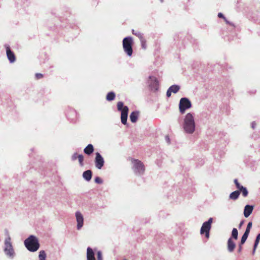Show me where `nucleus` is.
Masks as SVG:
<instances>
[{"label":"nucleus","mask_w":260,"mask_h":260,"mask_svg":"<svg viewBox=\"0 0 260 260\" xmlns=\"http://www.w3.org/2000/svg\"><path fill=\"white\" fill-rule=\"evenodd\" d=\"M213 222L212 218H210L207 221L203 223L201 229V234H205V237L208 239L209 238V232L211 228V224Z\"/></svg>","instance_id":"nucleus-6"},{"label":"nucleus","mask_w":260,"mask_h":260,"mask_svg":"<svg viewBox=\"0 0 260 260\" xmlns=\"http://www.w3.org/2000/svg\"><path fill=\"white\" fill-rule=\"evenodd\" d=\"M97 259L98 260H103L102 253L101 251H99L97 252Z\"/></svg>","instance_id":"nucleus-32"},{"label":"nucleus","mask_w":260,"mask_h":260,"mask_svg":"<svg viewBox=\"0 0 260 260\" xmlns=\"http://www.w3.org/2000/svg\"><path fill=\"white\" fill-rule=\"evenodd\" d=\"M132 33L133 35L138 37L140 40L141 39H142V38H143V35L140 31H139L138 30H135L134 29H133Z\"/></svg>","instance_id":"nucleus-24"},{"label":"nucleus","mask_w":260,"mask_h":260,"mask_svg":"<svg viewBox=\"0 0 260 260\" xmlns=\"http://www.w3.org/2000/svg\"><path fill=\"white\" fill-rule=\"evenodd\" d=\"M234 183L236 186V187L239 189V191H240V190L241 189V187L243 186L240 184V183L238 182V180L236 179L234 180Z\"/></svg>","instance_id":"nucleus-30"},{"label":"nucleus","mask_w":260,"mask_h":260,"mask_svg":"<svg viewBox=\"0 0 260 260\" xmlns=\"http://www.w3.org/2000/svg\"><path fill=\"white\" fill-rule=\"evenodd\" d=\"M94 148L92 144H88L84 149V152L87 155H90L93 153Z\"/></svg>","instance_id":"nucleus-15"},{"label":"nucleus","mask_w":260,"mask_h":260,"mask_svg":"<svg viewBox=\"0 0 260 260\" xmlns=\"http://www.w3.org/2000/svg\"><path fill=\"white\" fill-rule=\"evenodd\" d=\"M76 217L77 222V229L79 230L83 225V217L79 212L76 213Z\"/></svg>","instance_id":"nucleus-11"},{"label":"nucleus","mask_w":260,"mask_h":260,"mask_svg":"<svg viewBox=\"0 0 260 260\" xmlns=\"http://www.w3.org/2000/svg\"><path fill=\"white\" fill-rule=\"evenodd\" d=\"M150 79L151 81L153 82L154 87L157 89L158 86V81L157 79L154 77H150Z\"/></svg>","instance_id":"nucleus-22"},{"label":"nucleus","mask_w":260,"mask_h":260,"mask_svg":"<svg viewBox=\"0 0 260 260\" xmlns=\"http://www.w3.org/2000/svg\"><path fill=\"white\" fill-rule=\"evenodd\" d=\"M191 107L190 101L186 98H182L180 99L179 109L181 114L184 113L186 110L189 109Z\"/></svg>","instance_id":"nucleus-7"},{"label":"nucleus","mask_w":260,"mask_h":260,"mask_svg":"<svg viewBox=\"0 0 260 260\" xmlns=\"http://www.w3.org/2000/svg\"><path fill=\"white\" fill-rule=\"evenodd\" d=\"M7 56L11 62H14L16 60V57L14 53L11 50L9 46H6Z\"/></svg>","instance_id":"nucleus-10"},{"label":"nucleus","mask_w":260,"mask_h":260,"mask_svg":"<svg viewBox=\"0 0 260 260\" xmlns=\"http://www.w3.org/2000/svg\"><path fill=\"white\" fill-rule=\"evenodd\" d=\"M36 76V78L37 79H41L43 77V74H41V73H37L35 75Z\"/></svg>","instance_id":"nucleus-34"},{"label":"nucleus","mask_w":260,"mask_h":260,"mask_svg":"<svg viewBox=\"0 0 260 260\" xmlns=\"http://www.w3.org/2000/svg\"><path fill=\"white\" fill-rule=\"evenodd\" d=\"M183 128L185 132L192 134L195 130L194 117L190 113H187L184 120Z\"/></svg>","instance_id":"nucleus-1"},{"label":"nucleus","mask_w":260,"mask_h":260,"mask_svg":"<svg viewBox=\"0 0 260 260\" xmlns=\"http://www.w3.org/2000/svg\"><path fill=\"white\" fill-rule=\"evenodd\" d=\"M253 207L251 205L245 206L244 209V215L245 217H248L252 213Z\"/></svg>","instance_id":"nucleus-12"},{"label":"nucleus","mask_w":260,"mask_h":260,"mask_svg":"<svg viewBox=\"0 0 260 260\" xmlns=\"http://www.w3.org/2000/svg\"><path fill=\"white\" fill-rule=\"evenodd\" d=\"M235 246L236 245L234 241H233L231 238H230L228 241V249L229 251H233L235 248Z\"/></svg>","instance_id":"nucleus-14"},{"label":"nucleus","mask_w":260,"mask_h":260,"mask_svg":"<svg viewBox=\"0 0 260 260\" xmlns=\"http://www.w3.org/2000/svg\"><path fill=\"white\" fill-rule=\"evenodd\" d=\"M248 236L247 235H246L244 233V234L243 235V236L242 237L241 240V242H240L241 245H243L245 242L246 239L248 238Z\"/></svg>","instance_id":"nucleus-29"},{"label":"nucleus","mask_w":260,"mask_h":260,"mask_svg":"<svg viewBox=\"0 0 260 260\" xmlns=\"http://www.w3.org/2000/svg\"><path fill=\"white\" fill-rule=\"evenodd\" d=\"M138 114H139V113L136 111H134V112H133L131 113L129 117H130V120L132 122L134 123L137 121V119H138Z\"/></svg>","instance_id":"nucleus-17"},{"label":"nucleus","mask_w":260,"mask_h":260,"mask_svg":"<svg viewBox=\"0 0 260 260\" xmlns=\"http://www.w3.org/2000/svg\"><path fill=\"white\" fill-rule=\"evenodd\" d=\"M223 20H224V21L225 22V23H226V24H230V25H233V24H232L231 23H230V22H229V21L226 19V18L225 17H224V18H223Z\"/></svg>","instance_id":"nucleus-37"},{"label":"nucleus","mask_w":260,"mask_h":260,"mask_svg":"<svg viewBox=\"0 0 260 260\" xmlns=\"http://www.w3.org/2000/svg\"><path fill=\"white\" fill-rule=\"evenodd\" d=\"M166 140H167V141L168 142V143H170V138H169V136H167L166 137Z\"/></svg>","instance_id":"nucleus-40"},{"label":"nucleus","mask_w":260,"mask_h":260,"mask_svg":"<svg viewBox=\"0 0 260 260\" xmlns=\"http://www.w3.org/2000/svg\"><path fill=\"white\" fill-rule=\"evenodd\" d=\"M133 40L131 37H126L124 38L122 41L123 50L126 54L129 56H131L133 54Z\"/></svg>","instance_id":"nucleus-3"},{"label":"nucleus","mask_w":260,"mask_h":260,"mask_svg":"<svg viewBox=\"0 0 260 260\" xmlns=\"http://www.w3.org/2000/svg\"><path fill=\"white\" fill-rule=\"evenodd\" d=\"M251 227H252V222H249L248 223L247 225L246 229H249V230H250L251 229Z\"/></svg>","instance_id":"nucleus-35"},{"label":"nucleus","mask_w":260,"mask_h":260,"mask_svg":"<svg viewBox=\"0 0 260 260\" xmlns=\"http://www.w3.org/2000/svg\"><path fill=\"white\" fill-rule=\"evenodd\" d=\"M250 231L249 229H246L245 232H244V234H246V235H247L248 236L249 235V232H250Z\"/></svg>","instance_id":"nucleus-39"},{"label":"nucleus","mask_w":260,"mask_h":260,"mask_svg":"<svg viewBox=\"0 0 260 260\" xmlns=\"http://www.w3.org/2000/svg\"><path fill=\"white\" fill-rule=\"evenodd\" d=\"M242 245H241V244H240L239 245V249H238V252H240L242 249V246H241Z\"/></svg>","instance_id":"nucleus-41"},{"label":"nucleus","mask_w":260,"mask_h":260,"mask_svg":"<svg viewBox=\"0 0 260 260\" xmlns=\"http://www.w3.org/2000/svg\"><path fill=\"white\" fill-rule=\"evenodd\" d=\"M244 223V221H241V222L239 224V228H240L241 227V226L242 225V224H243Z\"/></svg>","instance_id":"nucleus-42"},{"label":"nucleus","mask_w":260,"mask_h":260,"mask_svg":"<svg viewBox=\"0 0 260 260\" xmlns=\"http://www.w3.org/2000/svg\"><path fill=\"white\" fill-rule=\"evenodd\" d=\"M39 257L40 260H45L46 254L44 250L40 251L39 252Z\"/></svg>","instance_id":"nucleus-23"},{"label":"nucleus","mask_w":260,"mask_h":260,"mask_svg":"<svg viewBox=\"0 0 260 260\" xmlns=\"http://www.w3.org/2000/svg\"><path fill=\"white\" fill-rule=\"evenodd\" d=\"M259 240H260V233L257 235V236L256 238V239H255V241L254 242V244L253 250V252H252L253 254H254V253L255 252V249H256V248L257 246V245L259 243Z\"/></svg>","instance_id":"nucleus-21"},{"label":"nucleus","mask_w":260,"mask_h":260,"mask_svg":"<svg viewBox=\"0 0 260 260\" xmlns=\"http://www.w3.org/2000/svg\"><path fill=\"white\" fill-rule=\"evenodd\" d=\"M132 162L134 164L135 169L139 174H143L145 171V166L143 162L138 159H133Z\"/></svg>","instance_id":"nucleus-8"},{"label":"nucleus","mask_w":260,"mask_h":260,"mask_svg":"<svg viewBox=\"0 0 260 260\" xmlns=\"http://www.w3.org/2000/svg\"><path fill=\"white\" fill-rule=\"evenodd\" d=\"M140 40L141 42L142 48L145 50L147 48L146 40L144 37L142 38V39H141Z\"/></svg>","instance_id":"nucleus-26"},{"label":"nucleus","mask_w":260,"mask_h":260,"mask_svg":"<svg viewBox=\"0 0 260 260\" xmlns=\"http://www.w3.org/2000/svg\"><path fill=\"white\" fill-rule=\"evenodd\" d=\"M115 98V94L113 92L108 93L106 96V100L108 101H113Z\"/></svg>","instance_id":"nucleus-19"},{"label":"nucleus","mask_w":260,"mask_h":260,"mask_svg":"<svg viewBox=\"0 0 260 260\" xmlns=\"http://www.w3.org/2000/svg\"><path fill=\"white\" fill-rule=\"evenodd\" d=\"M238 230H237V229L234 228L233 229L232 232V237L234 239H235V240H237V238H238Z\"/></svg>","instance_id":"nucleus-25"},{"label":"nucleus","mask_w":260,"mask_h":260,"mask_svg":"<svg viewBox=\"0 0 260 260\" xmlns=\"http://www.w3.org/2000/svg\"><path fill=\"white\" fill-rule=\"evenodd\" d=\"M87 259L95 260L94 252L89 247L87 248Z\"/></svg>","instance_id":"nucleus-13"},{"label":"nucleus","mask_w":260,"mask_h":260,"mask_svg":"<svg viewBox=\"0 0 260 260\" xmlns=\"http://www.w3.org/2000/svg\"><path fill=\"white\" fill-rule=\"evenodd\" d=\"M83 178L87 181H89L91 180L92 177V172L91 170H87L83 174Z\"/></svg>","instance_id":"nucleus-16"},{"label":"nucleus","mask_w":260,"mask_h":260,"mask_svg":"<svg viewBox=\"0 0 260 260\" xmlns=\"http://www.w3.org/2000/svg\"><path fill=\"white\" fill-rule=\"evenodd\" d=\"M171 93H172L171 91H170V90L168 89V90H167V96L168 97H170V96L171 95Z\"/></svg>","instance_id":"nucleus-36"},{"label":"nucleus","mask_w":260,"mask_h":260,"mask_svg":"<svg viewBox=\"0 0 260 260\" xmlns=\"http://www.w3.org/2000/svg\"><path fill=\"white\" fill-rule=\"evenodd\" d=\"M218 17L219 18H222V19H223L225 17L221 13H219L218 14Z\"/></svg>","instance_id":"nucleus-38"},{"label":"nucleus","mask_w":260,"mask_h":260,"mask_svg":"<svg viewBox=\"0 0 260 260\" xmlns=\"http://www.w3.org/2000/svg\"><path fill=\"white\" fill-rule=\"evenodd\" d=\"M8 237L5 240V253L10 256L13 257L14 255V251L11 243V238L7 232Z\"/></svg>","instance_id":"nucleus-5"},{"label":"nucleus","mask_w":260,"mask_h":260,"mask_svg":"<svg viewBox=\"0 0 260 260\" xmlns=\"http://www.w3.org/2000/svg\"><path fill=\"white\" fill-rule=\"evenodd\" d=\"M117 110L121 111V121L122 123L125 124L127 122L128 108L124 106L122 102H118L117 104Z\"/></svg>","instance_id":"nucleus-4"},{"label":"nucleus","mask_w":260,"mask_h":260,"mask_svg":"<svg viewBox=\"0 0 260 260\" xmlns=\"http://www.w3.org/2000/svg\"><path fill=\"white\" fill-rule=\"evenodd\" d=\"M96 156L95 158V167L99 169H101L104 164V160L103 157L101 156V155L99 152H96Z\"/></svg>","instance_id":"nucleus-9"},{"label":"nucleus","mask_w":260,"mask_h":260,"mask_svg":"<svg viewBox=\"0 0 260 260\" xmlns=\"http://www.w3.org/2000/svg\"><path fill=\"white\" fill-rule=\"evenodd\" d=\"M80 166L82 167L84 165L83 160L84 156L82 154H80L78 158Z\"/></svg>","instance_id":"nucleus-28"},{"label":"nucleus","mask_w":260,"mask_h":260,"mask_svg":"<svg viewBox=\"0 0 260 260\" xmlns=\"http://www.w3.org/2000/svg\"><path fill=\"white\" fill-rule=\"evenodd\" d=\"M180 89V87L178 85H174L171 86L169 89L173 93H176Z\"/></svg>","instance_id":"nucleus-20"},{"label":"nucleus","mask_w":260,"mask_h":260,"mask_svg":"<svg viewBox=\"0 0 260 260\" xmlns=\"http://www.w3.org/2000/svg\"><path fill=\"white\" fill-rule=\"evenodd\" d=\"M24 244L26 248L31 252L36 251L40 247L37 238L32 235L30 236L24 241Z\"/></svg>","instance_id":"nucleus-2"},{"label":"nucleus","mask_w":260,"mask_h":260,"mask_svg":"<svg viewBox=\"0 0 260 260\" xmlns=\"http://www.w3.org/2000/svg\"><path fill=\"white\" fill-rule=\"evenodd\" d=\"M79 155H80V154H78L77 153H74L72 155L71 159H72L73 161H75V160H76L77 159H78V158Z\"/></svg>","instance_id":"nucleus-31"},{"label":"nucleus","mask_w":260,"mask_h":260,"mask_svg":"<svg viewBox=\"0 0 260 260\" xmlns=\"http://www.w3.org/2000/svg\"><path fill=\"white\" fill-rule=\"evenodd\" d=\"M95 182L98 184L102 183V180L99 177H96L94 179Z\"/></svg>","instance_id":"nucleus-33"},{"label":"nucleus","mask_w":260,"mask_h":260,"mask_svg":"<svg viewBox=\"0 0 260 260\" xmlns=\"http://www.w3.org/2000/svg\"><path fill=\"white\" fill-rule=\"evenodd\" d=\"M240 193V192L239 190L234 191L230 194V198L233 200H237L238 198Z\"/></svg>","instance_id":"nucleus-18"},{"label":"nucleus","mask_w":260,"mask_h":260,"mask_svg":"<svg viewBox=\"0 0 260 260\" xmlns=\"http://www.w3.org/2000/svg\"><path fill=\"white\" fill-rule=\"evenodd\" d=\"M240 192H241L243 197H246L248 196V192L245 187H241Z\"/></svg>","instance_id":"nucleus-27"}]
</instances>
